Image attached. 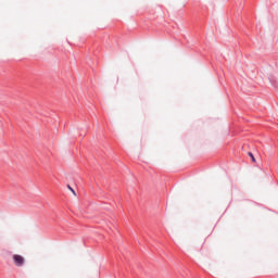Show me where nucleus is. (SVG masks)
Segmentation results:
<instances>
[{"mask_svg":"<svg viewBox=\"0 0 278 278\" xmlns=\"http://www.w3.org/2000/svg\"><path fill=\"white\" fill-rule=\"evenodd\" d=\"M13 262H14L15 266H18V267L24 266L25 257H23L22 255H18V254H14Z\"/></svg>","mask_w":278,"mask_h":278,"instance_id":"1","label":"nucleus"},{"mask_svg":"<svg viewBox=\"0 0 278 278\" xmlns=\"http://www.w3.org/2000/svg\"><path fill=\"white\" fill-rule=\"evenodd\" d=\"M68 190H71V192L74 194V197H77V192H75V190L73 189V187H71V185H67Z\"/></svg>","mask_w":278,"mask_h":278,"instance_id":"2","label":"nucleus"},{"mask_svg":"<svg viewBox=\"0 0 278 278\" xmlns=\"http://www.w3.org/2000/svg\"><path fill=\"white\" fill-rule=\"evenodd\" d=\"M248 155L251 157L252 162H254V163L256 162V161H255V156L253 155L252 152H249Z\"/></svg>","mask_w":278,"mask_h":278,"instance_id":"3","label":"nucleus"}]
</instances>
